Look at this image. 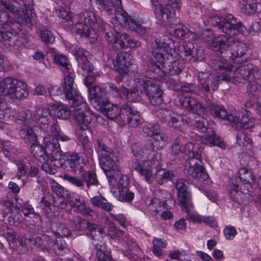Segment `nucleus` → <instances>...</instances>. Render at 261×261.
Here are the masks:
<instances>
[{"label":"nucleus","mask_w":261,"mask_h":261,"mask_svg":"<svg viewBox=\"0 0 261 261\" xmlns=\"http://www.w3.org/2000/svg\"><path fill=\"white\" fill-rule=\"evenodd\" d=\"M239 178L243 184H246L251 187V184L254 182V176L250 171L245 168L240 169L239 171Z\"/></svg>","instance_id":"obj_53"},{"label":"nucleus","mask_w":261,"mask_h":261,"mask_svg":"<svg viewBox=\"0 0 261 261\" xmlns=\"http://www.w3.org/2000/svg\"><path fill=\"white\" fill-rule=\"evenodd\" d=\"M189 183L183 179H179L176 183L178 201L182 206V211L187 214L192 210L193 205L191 201V194L188 187Z\"/></svg>","instance_id":"obj_18"},{"label":"nucleus","mask_w":261,"mask_h":261,"mask_svg":"<svg viewBox=\"0 0 261 261\" xmlns=\"http://www.w3.org/2000/svg\"><path fill=\"white\" fill-rule=\"evenodd\" d=\"M187 111L193 112L198 115H204L205 109L202 106L201 103L193 97Z\"/></svg>","instance_id":"obj_56"},{"label":"nucleus","mask_w":261,"mask_h":261,"mask_svg":"<svg viewBox=\"0 0 261 261\" xmlns=\"http://www.w3.org/2000/svg\"><path fill=\"white\" fill-rule=\"evenodd\" d=\"M91 239L94 241L101 242L103 239V230L95 224H92L88 231Z\"/></svg>","instance_id":"obj_55"},{"label":"nucleus","mask_w":261,"mask_h":261,"mask_svg":"<svg viewBox=\"0 0 261 261\" xmlns=\"http://www.w3.org/2000/svg\"><path fill=\"white\" fill-rule=\"evenodd\" d=\"M81 177L84 181V183H86V187L88 189L92 186H97L99 185V181L97 179L96 174L92 171H87L82 173Z\"/></svg>","instance_id":"obj_49"},{"label":"nucleus","mask_w":261,"mask_h":261,"mask_svg":"<svg viewBox=\"0 0 261 261\" xmlns=\"http://www.w3.org/2000/svg\"><path fill=\"white\" fill-rule=\"evenodd\" d=\"M14 88V93L12 101L16 99H21L27 98L29 95V92L27 84L21 81L16 80Z\"/></svg>","instance_id":"obj_45"},{"label":"nucleus","mask_w":261,"mask_h":261,"mask_svg":"<svg viewBox=\"0 0 261 261\" xmlns=\"http://www.w3.org/2000/svg\"><path fill=\"white\" fill-rule=\"evenodd\" d=\"M122 120L126 119L129 126L135 127L141 124V119L138 112L128 104L122 106Z\"/></svg>","instance_id":"obj_27"},{"label":"nucleus","mask_w":261,"mask_h":261,"mask_svg":"<svg viewBox=\"0 0 261 261\" xmlns=\"http://www.w3.org/2000/svg\"><path fill=\"white\" fill-rule=\"evenodd\" d=\"M173 176L172 171L165 169H158L155 174L156 181L159 185H162L171 180Z\"/></svg>","instance_id":"obj_50"},{"label":"nucleus","mask_w":261,"mask_h":261,"mask_svg":"<svg viewBox=\"0 0 261 261\" xmlns=\"http://www.w3.org/2000/svg\"><path fill=\"white\" fill-rule=\"evenodd\" d=\"M201 141L203 144L209 146L216 145L221 148L225 147V144L223 142L221 141L220 138L216 135H213L211 136L207 135L202 138Z\"/></svg>","instance_id":"obj_54"},{"label":"nucleus","mask_w":261,"mask_h":261,"mask_svg":"<svg viewBox=\"0 0 261 261\" xmlns=\"http://www.w3.org/2000/svg\"><path fill=\"white\" fill-rule=\"evenodd\" d=\"M94 2L108 12L112 13L115 10L116 19L125 27L141 34L145 33V29L121 9V0H94Z\"/></svg>","instance_id":"obj_4"},{"label":"nucleus","mask_w":261,"mask_h":261,"mask_svg":"<svg viewBox=\"0 0 261 261\" xmlns=\"http://www.w3.org/2000/svg\"><path fill=\"white\" fill-rule=\"evenodd\" d=\"M94 245L95 246L96 257L98 261H112L110 251L105 244H99L96 243Z\"/></svg>","instance_id":"obj_46"},{"label":"nucleus","mask_w":261,"mask_h":261,"mask_svg":"<svg viewBox=\"0 0 261 261\" xmlns=\"http://www.w3.org/2000/svg\"><path fill=\"white\" fill-rule=\"evenodd\" d=\"M229 196L239 204L247 203L251 197V192L248 189L239 188V185L233 184L229 190Z\"/></svg>","instance_id":"obj_24"},{"label":"nucleus","mask_w":261,"mask_h":261,"mask_svg":"<svg viewBox=\"0 0 261 261\" xmlns=\"http://www.w3.org/2000/svg\"><path fill=\"white\" fill-rule=\"evenodd\" d=\"M105 87L114 97H125L129 100H133L130 96L133 93L130 92L131 89L128 90L123 85L117 86L112 83L108 82L106 83Z\"/></svg>","instance_id":"obj_33"},{"label":"nucleus","mask_w":261,"mask_h":261,"mask_svg":"<svg viewBox=\"0 0 261 261\" xmlns=\"http://www.w3.org/2000/svg\"><path fill=\"white\" fill-rule=\"evenodd\" d=\"M51 106L50 112L48 111L49 117H51L50 115H53L56 117L65 119L70 116V111L66 106L61 104Z\"/></svg>","instance_id":"obj_43"},{"label":"nucleus","mask_w":261,"mask_h":261,"mask_svg":"<svg viewBox=\"0 0 261 261\" xmlns=\"http://www.w3.org/2000/svg\"><path fill=\"white\" fill-rule=\"evenodd\" d=\"M95 149L97 153L101 156L100 165L106 175L109 178V181L115 177L117 167L115 161L117 157L113 150L108 146L101 139H97L94 141Z\"/></svg>","instance_id":"obj_8"},{"label":"nucleus","mask_w":261,"mask_h":261,"mask_svg":"<svg viewBox=\"0 0 261 261\" xmlns=\"http://www.w3.org/2000/svg\"><path fill=\"white\" fill-rule=\"evenodd\" d=\"M13 14L15 18L21 23L28 27H31L36 22V14L32 9L25 8L24 13L17 5L10 1L0 0V7Z\"/></svg>","instance_id":"obj_13"},{"label":"nucleus","mask_w":261,"mask_h":261,"mask_svg":"<svg viewBox=\"0 0 261 261\" xmlns=\"http://www.w3.org/2000/svg\"><path fill=\"white\" fill-rule=\"evenodd\" d=\"M152 137L153 139V142L151 143L157 149H162L166 145L167 137L165 135L157 132Z\"/></svg>","instance_id":"obj_57"},{"label":"nucleus","mask_w":261,"mask_h":261,"mask_svg":"<svg viewBox=\"0 0 261 261\" xmlns=\"http://www.w3.org/2000/svg\"><path fill=\"white\" fill-rule=\"evenodd\" d=\"M156 151L154 149L153 144L150 141H147L142 146L138 143H135L132 146V151L134 156V161L140 162L147 158L152 154L151 151Z\"/></svg>","instance_id":"obj_22"},{"label":"nucleus","mask_w":261,"mask_h":261,"mask_svg":"<svg viewBox=\"0 0 261 261\" xmlns=\"http://www.w3.org/2000/svg\"><path fill=\"white\" fill-rule=\"evenodd\" d=\"M152 8L156 17L163 22L169 21L170 18L173 17L175 10H178L180 7L181 0H168V4L163 5L156 0H151Z\"/></svg>","instance_id":"obj_15"},{"label":"nucleus","mask_w":261,"mask_h":261,"mask_svg":"<svg viewBox=\"0 0 261 261\" xmlns=\"http://www.w3.org/2000/svg\"><path fill=\"white\" fill-rule=\"evenodd\" d=\"M151 152V156H149L147 160L134 161L131 165L132 168L148 183H151L153 180V169L159 167L162 162L161 154L158 151L152 150Z\"/></svg>","instance_id":"obj_10"},{"label":"nucleus","mask_w":261,"mask_h":261,"mask_svg":"<svg viewBox=\"0 0 261 261\" xmlns=\"http://www.w3.org/2000/svg\"><path fill=\"white\" fill-rule=\"evenodd\" d=\"M46 252L52 250L58 255H63L69 251V248L64 240L55 241L50 238L49 243L47 244Z\"/></svg>","instance_id":"obj_37"},{"label":"nucleus","mask_w":261,"mask_h":261,"mask_svg":"<svg viewBox=\"0 0 261 261\" xmlns=\"http://www.w3.org/2000/svg\"><path fill=\"white\" fill-rule=\"evenodd\" d=\"M63 179L68 181L72 185L81 189L85 187V184L82 178H79L78 177L65 174L63 176Z\"/></svg>","instance_id":"obj_63"},{"label":"nucleus","mask_w":261,"mask_h":261,"mask_svg":"<svg viewBox=\"0 0 261 261\" xmlns=\"http://www.w3.org/2000/svg\"><path fill=\"white\" fill-rule=\"evenodd\" d=\"M99 111L109 119L115 120L120 118H122V106L120 109L117 105H110L107 100L105 106H99L97 108Z\"/></svg>","instance_id":"obj_31"},{"label":"nucleus","mask_w":261,"mask_h":261,"mask_svg":"<svg viewBox=\"0 0 261 261\" xmlns=\"http://www.w3.org/2000/svg\"><path fill=\"white\" fill-rule=\"evenodd\" d=\"M112 235L114 236L115 239L117 238L118 240H121L122 243H125L126 246L129 250L137 247L135 241L125 234L123 231L115 229L114 232Z\"/></svg>","instance_id":"obj_47"},{"label":"nucleus","mask_w":261,"mask_h":261,"mask_svg":"<svg viewBox=\"0 0 261 261\" xmlns=\"http://www.w3.org/2000/svg\"><path fill=\"white\" fill-rule=\"evenodd\" d=\"M174 41L170 37L165 36L163 39L156 38L152 43V50L165 51L172 55V48Z\"/></svg>","instance_id":"obj_34"},{"label":"nucleus","mask_w":261,"mask_h":261,"mask_svg":"<svg viewBox=\"0 0 261 261\" xmlns=\"http://www.w3.org/2000/svg\"><path fill=\"white\" fill-rule=\"evenodd\" d=\"M127 182L123 183V180L122 179L119 181L118 185V199L123 202H131L134 198V193L130 191L127 187Z\"/></svg>","instance_id":"obj_41"},{"label":"nucleus","mask_w":261,"mask_h":261,"mask_svg":"<svg viewBox=\"0 0 261 261\" xmlns=\"http://www.w3.org/2000/svg\"><path fill=\"white\" fill-rule=\"evenodd\" d=\"M66 158L67 163L72 171H81L86 164V160L75 152H67Z\"/></svg>","instance_id":"obj_30"},{"label":"nucleus","mask_w":261,"mask_h":261,"mask_svg":"<svg viewBox=\"0 0 261 261\" xmlns=\"http://www.w3.org/2000/svg\"><path fill=\"white\" fill-rule=\"evenodd\" d=\"M140 42L125 33L120 34L119 40L116 45V49H122L124 48H134L140 46Z\"/></svg>","instance_id":"obj_40"},{"label":"nucleus","mask_w":261,"mask_h":261,"mask_svg":"<svg viewBox=\"0 0 261 261\" xmlns=\"http://www.w3.org/2000/svg\"><path fill=\"white\" fill-rule=\"evenodd\" d=\"M236 116L239 119V121L235 123H229L230 125H237V126L244 129L251 128L254 126V122L252 120L249 119L248 117L243 116L242 118H240V115L239 116Z\"/></svg>","instance_id":"obj_60"},{"label":"nucleus","mask_w":261,"mask_h":261,"mask_svg":"<svg viewBox=\"0 0 261 261\" xmlns=\"http://www.w3.org/2000/svg\"><path fill=\"white\" fill-rule=\"evenodd\" d=\"M194 45L191 42L184 43L182 46L180 47L179 52L175 55H172L175 58H181L187 62L192 61L201 60L203 57L201 55H198V53L201 51L200 49H197L196 56L193 53Z\"/></svg>","instance_id":"obj_26"},{"label":"nucleus","mask_w":261,"mask_h":261,"mask_svg":"<svg viewBox=\"0 0 261 261\" xmlns=\"http://www.w3.org/2000/svg\"><path fill=\"white\" fill-rule=\"evenodd\" d=\"M54 60L58 65L62 67V71L65 73V75H66L64 77V91L68 94L69 91L75 89L73 85L75 74L71 69V65L67 57L63 55H55Z\"/></svg>","instance_id":"obj_16"},{"label":"nucleus","mask_w":261,"mask_h":261,"mask_svg":"<svg viewBox=\"0 0 261 261\" xmlns=\"http://www.w3.org/2000/svg\"><path fill=\"white\" fill-rule=\"evenodd\" d=\"M157 116L161 120L169 126L178 128L180 125L179 121L180 117L176 113L168 109H161L157 113Z\"/></svg>","instance_id":"obj_29"},{"label":"nucleus","mask_w":261,"mask_h":261,"mask_svg":"<svg viewBox=\"0 0 261 261\" xmlns=\"http://www.w3.org/2000/svg\"><path fill=\"white\" fill-rule=\"evenodd\" d=\"M212 25L218 27L222 32L232 37L237 33H244L246 30L241 21L232 15L228 14L225 17L214 16L209 20Z\"/></svg>","instance_id":"obj_11"},{"label":"nucleus","mask_w":261,"mask_h":261,"mask_svg":"<svg viewBox=\"0 0 261 261\" xmlns=\"http://www.w3.org/2000/svg\"><path fill=\"white\" fill-rule=\"evenodd\" d=\"M227 65L226 60L219 57H215L212 59L210 66L214 70L218 71L217 75L214 77L203 72L199 74V81L205 92H210L211 89L213 91L216 90L219 83L225 81L222 76L225 75L224 68L227 67Z\"/></svg>","instance_id":"obj_6"},{"label":"nucleus","mask_w":261,"mask_h":261,"mask_svg":"<svg viewBox=\"0 0 261 261\" xmlns=\"http://www.w3.org/2000/svg\"><path fill=\"white\" fill-rule=\"evenodd\" d=\"M66 98L70 105L73 108V118L77 122L79 127L82 130H88L94 126L95 121L100 116L93 114L84 102L80 94H79L76 89L69 91L68 94L65 93Z\"/></svg>","instance_id":"obj_3"},{"label":"nucleus","mask_w":261,"mask_h":261,"mask_svg":"<svg viewBox=\"0 0 261 261\" xmlns=\"http://www.w3.org/2000/svg\"><path fill=\"white\" fill-rule=\"evenodd\" d=\"M164 51H156V50H152V53L154 57V59L156 62L159 64H157L155 62L151 63V65L152 66H154L155 68L160 69L161 66H162V68L164 67Z\"/></svg>","instance_id":"obj_61"},{"label":"nucleus","mask_w":261,"mask_h":261,"mask_svg":"<svg viewBox=\"0 0 261 261\" xmlns=\"http://www.w3.org/2000/svg\"><path fill=\"white\" fill-rule=\"evenodd\" d=\"M208 108L212 115L227 120L228 123H235L239 120V119L236 116L229 114L223 106L211 103L208 105Z\"/></svg>","instance_id":"obj_25"},{"label":"nucleus","mask_w":261,"mask_h":261,"mask_svg":"<svg viewBox=\"0 0 261 261\" xmlns=\"http://www.w3.org/2000/svg\"><path fill=\"white\" fill-rule=\"evenodd\" d=\"M16 79L10 77H7L0 82L1 95L3 96L6 100L12 101L14 93Z\"/></svg>","instance_id":"obj_28"},{"label":"nucleus","mask_w":261,"mask_h":261,"mask_svg":"<svg viewBox=\"0 0 261 261\" xmlns=\"http://www.w3.org/2000/svg\"><path fill=\"white\" fill-rule=\"evenodd\" d=\"M201 160L187 159L186 163V170L188 175L197 180L201 186L207 181L208 175L204 168L201 165Z\"/></svg>","instance_id":"obj_17"},{"label":"nucleus","mask_w":261,"mask_h":261,"mask_svg":"<svg viewBox=\"0 0 261 261\" xmlns=\"http://www.w3.org/2000/svg\"><path fill=\"white\" fill-rule=\"evenodd\" d=\"M96 29L101 33L106 40L116 48V45H117V42L119 40L120 35L119 33L111 25L103 22L100 19L98 21Z\"/></svg>","instance_id":"obj_20"},{"label":"nucleus","mask_w":261,"mask_h":261,"mask_svg":"<svg viewBox=\"0 0 261 261\" xmlns=\"http://www.w3.org/2000/svg\"><path fill=\"white\" fill-rule=\"evenodd\" d=\"M133 82L130 92L135 94L140 90L142 94H145L148 98L150 103L153 106L160 105L163 102L162 91L157 82L148 77L136 79Z\"/></svg>","instance_id":"obj_9"},{"label":"nucleus","mask_w":261,"mask_h":261,"mask_svg":"<svg viewBox=\"0 0 261 261\" xmlns=\"http://www.w3.org/2000/svg\"><path fill=\"white\" fill-rule=\"evenodd\" d=\"M48 114V110L44 108H38L33 112L29 110L19 112L17 119L24 122V125L19 134L26 143L33 144L37 142V136L32 129L36 124L46 135L58 134L59 126L57 121Z\"/></svg>","instance_id":"obj_1"},{"label":"nucleus","mask_w":261,"mask_h":261,"mask_svg":"<svg viewBox=\"0 0 261 261\" xmlns=\"http://www.w3.org/2000/svg\"><path fill=\"white\" fill-rule=\"evenodd\" d=\"M100 88L99 87L94 86L89 88V96L91 105H93L96 109L99 106H105L107 100L99 95Z\"/></svg>","instance_id":"obj_42"},{"label":"nucleus","mask_w":261,"mask_h":261,"mask_svg":"<svg viewBox=\"0 0 261 261\" xmlns=\"http://www.w3.org/2000/svg\"><path fill=\"white\" fill-rule=\"evenodd\" d=\"M50 237L46 235L41 237L36 236L30 237L28 239V243L31 246L36 247L41 251L46 252L47 245L49 243Z\"/></svg>","instance_id":"obj_39"},{"label":"nucleus","mask_w":261,"mask_h":261,"mask_svg":"<svg viewBox=\"0 0 261 261\" xmlns=\"http://www.w3.org/2000/svg\"><path fill=\"white\" fill-rule=\"evenodd\" d=\"M183 68V64L179 61L175 60L171 62L169 65V73L171 75H178Z\"/></svg>","instance_id":"obj_62"},{"label":"nucleus","mask_w":261,"mask_h":261,"mask_svg":"<svg viewBox=\"0 0 261 261\" xmlns=\"http://www.w3.org/2000/svg\"><path fill=\"white\" fill-rule=\"evenodd\" d=\"M213 44L220 54L217 57L226 60L230 64H241L247 59L246 44L236 41L233 37L220 35L214 40Z\"/></svg>","instance_id":"obj_2"},{"label":"nucleus","mask_w":261,"mask_h":261,"mask_svg":"<svg viewBox=\"0 0 261 261\" xmlns=\"http://www.w3.org/2000/svg\"><path fill=\"white\" fill-rule=\"evenodd\" d=\"M69 204L75 211L87 216V217L91 216L92 218L97 217V215L94 211L87 207L84 198L77 193H73L70 197Z\"/></svg>","instance_id":"obj_21"},{"label":"nucleus","mask_w":261,"mask_h":261,"mask_svg":"<svg viewBox=\"0 0 261 261\" xmlns=\"http://www.w3.org/2000/svg\"><path fill=\"white\" fill-rule=\"evenodd\" d=\"M242 9L246 13L252 14L256 11L257 0H242Z\"/></svg>","instance_id":"obj_59"},{"label":"nucleus","mask_w":261,"mask_h":261,"mask_svg":"<svg viewBox=\"0 0 261 261\" xmlns=\"http://www.w3.org/2000/svg\"><path fill=\"white\" fill-rule=\"evenodd\" d=\"M0 41H2L6 48L16 50L19 52L22 46L21 41L19 40V37L16 33L10 31L6 32L2 28L0 30Z\"/></svg>","instance_id":"obj_23"},{"label":"nucleus","mask_w":261,"mask_h":261,"mask_svg":"<svg viewBox=\"0 0 261 261\" xmlns=\"http://www.w3.org/2000/svg\"><path fill=\"white\" fill-rule=\"evenodd\" d=\"M200 116L198 115L195 119L189 117L186 120V121L190 126H193L201 132H205L206 129L205 125L206 121L203 117Z\"/></svg>","instance_id":"obj_51"},{"label":"nucleus","mask_w":261,"mask_h":261,"mask_svg":"<svg viewBox=\"0 0 261 261\" xmlns=\"http://www.w3.org/2000/svg\"><path fill=\"white\" fill-rule=\"evenodd\" d=\"M99 20L96 18L93 12L85 11L76 16L72 30L82 37L89 38V41L93 42L98 36L95 30Z\"/></svg>","instance_id":"obj_5"},{"label":"nucleus","mask_w":261,"mask_h":261,"mask_svg":"<svg viewBox=\"0 0 261 261\" xmlns=\"http://www.w3.org/2000/svg\"><path fill=\"white\" fill-rule=\"evenodd\" d=\"M70 221L71 226L79 231H88L92 224L78 216L72 217Z\"/></svg>","instance_id":"obj_44"},{"label":"nucleus","mask_w":261,"mask_h":261,"mask_svg":"<svg viewBox=\"0 0 261 261\" xmlns=\"http://www.w3.org/2000/svg\"><path fill=\"white\" fill-rule=\"evenodd\" d=\"M174 89L180 91L177 98L175 99L176 106L187 110L189 108L192 97L188 95V93L194 92L193 86L189 84H180L174 86Z\"/></svg>","instance_id":"obj_19"},{"label":"nucleus","mask_w":261,"mask_h":261,"mask_svg":"<svg viewBox=\"0 0 261 261\" xmlns=\"http://www.w3.org/2000/svg\"><path fill=\"white\" fill-rule=\"evenodd\" d=\"M39 35L42 41L46 44H52L55 41V36L52 32L49 30H41Z\"/></svg>","instance_id":"obj_64"},{"label":"nucleus","mask_w":261,"mask_h":261,"mask_svg":"<svg viewBox=\"0 0 261 261\" xmlns=\"http://www.w3.org/2000/svg\"><path fill=\"white\" fill-rule=\"evenodd\" d=\"M227 67L224 68L225 75H223L225 82H229L232 79L240 83H244L252 77H261V70L255 66L248 64L243 66L232 64L228 62Z\"/></svg>","instance_id":"obj_7"},{"label":"nucleus","mask_w":261,"mask_h":261,"mask_svg":"<svg viewBox=\"0 0 261 261\" xmlns=\"http://www.w3.org/2000/svg\"><path fill=\"white\" fill-rule=\"evenodd\" d=\"M72 52L76 57L79 66L87 74L85 78V85L89 87L91 86L95 81V75L93 71L94 68L92 63L87 59L88 51L83 48L76 46L72 49Z\"/></svg>","instance_id":"obj_14"},{"label":"nucleus","mask_w":261,"mask_h":261,"mask_svg":"<svg viewBox=\"0 0 261 261\" xmlns=\"http://www.w3.org/2000/svg\"><path fill=\"white\" fill-rule=\"evenodd\" d=\"M14 111L5 101H0V120H8L14 116Z\"/></svg>","instance_id":"obj_58"},{"label":"nucleus","mask_w":261,"mask_h":261,"mask_svg":"<svg viewBox=\"0 0 261 261\" xmlns=\"http://www.w3.org/2000/svg\"><path fill=\"white\" fill-rule=\"evenodd\" d=\"M152 252L158 257L162 256L164 254L163 249L167 246V242L163 239L156 238L153 240Z\"/></svg>","instance_id":"obj_52"},{"label":"nucleus","mask_w":261,"mask_h":261,"mask_svg":"<svg viewBox=\"0 0 261 261\" xmlns=\"http://www.w3.org/2000/svg\"><path fill=\"white\" fill-rule=\"evenodd\" d=\"M156 195L159 196V198H152L149 204L150 209L156 214L160 211L158 208H161L164 204L167 205V200L172 199L171 194L163 190H158Z\"/></svg>","instance_id":"obj_32"},{"label":"nucleus","mask_w":261,"mask_h":261,"mask_svg":"<svg viewBox=\"0 0 261 261\" xmlns=\"http://www.w3.org/2000/svg\"><path fill=\"white\" fill-rule=\"evenodd\" d=\"M260 78V77L258 78L252 77V79H249L246 87L247 92L250 97H258V105L260 103L259 101H260V98L258 99V98L261 97V96H259V94L261 93V83Z\"/></svg>","instance_id":"obj_38"},{"label":"nucleus","mask_w":261,"mask_h":261,"mask_svg":"<svg viewBox=\"0 0 261 261\" xmlns=\"http://www.w3.org/2000/svg\"><path fill=\"white\" fill-rule=\"evenodd\" d=\"M203 148L198 143H188L185 146L184 152L188 156V159H197L201 160Z\"/></svg>","instance_id":"obj_35"},{"label":"nucleus","mask_w":261,"mask_h":261,"mask_svg":"<svg viewBox=\"0 0 261 261\" xmlns=\"http://www.w3.org/2000/svg\"><path fill=\"white\" fill-rule=\"evenodd\" d=\"M169 31L172 36L178 39L184 40L190 36L192 37L193 40L196 38V35L194 33L190 32L187 28H184L180 26L176 27L174 29L171 28Z\"/></svg>","instance_id":"obj_48"},{"label":"nucleus","mask_w":261,"mask_h":261,"mask_svg":"<svg viewBox=\"0 0 261 261\" xmlns=\"http://www.w3.org/2000/svg\"><path fill=\"white\" fill-rule=\"evenodd\" d=\"M31 147V151L35 158L39 160L40 162H47L48 159L53 161L50 157V153L47 152V148H44L42 146L37 145L36 143L32 144Z\"/></svg>","instance_id":"obj_36"},{"label":"nucleus","mask_w":261,"mask_h":261,"mask_svg":"<svg viewBox=\"0 0 261 261\" xmlns=\"http://www.w3.org/2000/svg\"><path fill=\"white\" fill-rule=\"evenodd\" d=\"M132 56L126 51H122L117 54L114 66L118 73L116 77L118 84L123 81L125 76L137 72V65L132 62Z\"/></svg>","instance_id":"obj_12"}]
</instances>
